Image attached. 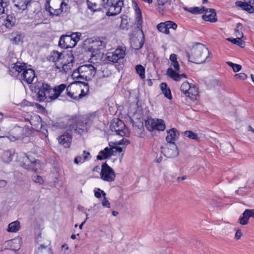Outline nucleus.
Returning <instances> with one entry per match:
<instances>
[{
	"label": "nucleus",
	"mask_w": 254,
	"mask_h": 254,
	"mask_svg": "<svg viewBox=\"0 0 254 254\" xmlns=\"http://www.w3.org/2000/svg\"><path fill=\"white\" fill-rule=\"evenodd\" d=\"M14 5L16 7H18L19 9L24 10L26 8L28 4L29 3V0H13Z\"/></svg>",
	"instance_id": "35"
},
{
	"label": "nucleus",
	"mask_w": 254,
	"mask_h": 254,
	"mask_svg": "<svg viewBox=\"0 0 254 254\" xmlns=\"http://www.w3.org/2000/svg\"><path fill=\"white\" fill-rule=\"evenodd\" d=\"M161 152L167 158H174L179 154L177 145L175 143H167L165 146L161 147Z\"/></svg>",
	"instance_id": "14"
},
{
	"label": "nucleus",
	"mask_w": 254,
	"mask_h": 254,
	"mask_svg": "<svg viewBox=\"0 0 254 254\" xmlns=\"http://www.w3.org/2000/svg\"><path fill=\"white\" fill-rule=\"evenodd\" d=\"M83 87H84L83 88H82L81 87L82 91L80 92V93H81V94L80 95V96L78 97V99H80L82 97H83V96H84L87 93L88 91H89V87L87 85L84 84Z\"/></svg>",
	"instance_id": "53"
},
{
	"label": "nucleus",
	"mask_w": 254,
	"mask_h": 254,
	"mask_svg": "<svg viewBox=\"0 0 254 254\" xmlns=\"http://www.w3.org/2000/svg\"><path fill=\"white\" fill-rule=\"evenodd\" d=\"M13 154L14 151L6 150L3 152L1 158L4 162L9 163L12 160Z\"/></svg>",
	"instance_id": "36"
},
{
	"label": "nucleus",
	"mask_w": 254,
	"mask_h": 254,
	"mask_svg": "<svg viewBox=\"0 0 254 254\" xmlns=\"http://www.w3.org/2000/svg\"><path fill=\"white\" fill-rule=\"evenodd\" d=\"M7 6L6 0H0V15L4 12V9Z\"/></svg>",
	"instance_id": "50"
},
{
	"label": "nucleus",
	"mask_w": 254,
	"mask_h": 254,
	"mask_svg": "<svg viewBox=\"0 0 254 254\" xmlns=\"http://www.w3.org/2000/svg\"><path fill=\"white\" fill-rule=\"evenodd\" d=\"M198 94V89L194 85L191 84L188 91V93L186 95V96L189 97L191 100H195Z\"/></svg>",
	"instance_id": "33"
},
{
	"label": "nucleus",
	"mask_w": 254,
	"mask_h": 254,
	"mask_svg": "<svg viewBox=\"0 0 254 254\" xmlns=\"http://www.w3.org/2000/svg\"><path fill=\"white\" fill-rule=\"evenodd\" d=\"M34 88L37 93V100L42 102L47 99L51 101L56 99L65 89L66 85L62 84L53 88L48 84L39 82L35 83Z\"/></svg>",
	"instance_id": "1"
},
{
	"label": "nucleus",
	"mask_w": 254,
	"mask_h": 254,
	"mask_svg": "<svg viewBox=\"0 0 254 254\" xmlns=\"http://www.w3.org/2000/svg\"><path fill=\"white\" fill-rule=\"evenodd\" d=\"M205 14L202 16L203 19L205 21L215 22L217 21L216 18V13L214 9H208L205 8L204 12Z\"/></svg>",
	"instance_id": "24"
},
{
	"label": "nucleus",
	"mask_w": 254,
	"mask_h": 254,
	"mask_svg": "<svg viewBox=\"0 0 254 254\" xmlns=\"http://www.w3.org/2000/svg\"><path fill=\"white\" fill-rule=\"evenodd\" d=\"M226 64L233 68V70L235 72L239 71L242 68V66L241 65L234 64L231 62H226Z\"/></svg>",
	"instance_id": "48"
},
{
	"label": "nucleus",
	"mask_w": 254,
	"mask_h": 254,
	"mask_svg": "<svg viewBox=\"0 0 254 254\" xmlns=\"http://www.w3.org/2000/svg\"><path fill=\"white\" fill-rule=\"evenodd\" d=\"M242 236V233L241 230H238L235 234V238L236 240H239Z\"/></svg>",
	"instance_id": "59"
},
{
	"label": "nucleus",
	"mask_w": 254,
	"mask_h": 254,
	"mask_svg": "<svg viewBox=\"0 0 254 254\" xmlns=\"http://www.w3.org/2000/svg\"><path fill=\"white\" fill-rule=\"evenodd\" d=\"M160 88L164 96L168 99H171L172 98L171 92L167 84L166 83H161Z\"/></svg>",
	"instance_id": "37"
},
{
	"label": "nucleus",
	"mask_w": 254,
	"mask_h": 254,
	"mask_svg": "<svg viewBox=\"0 0 254 254\" xmlns=\"http://www.w3.org/2000/svg\"><path fill=\"white\" fill-rule=\"evenodd\" d=\"M110 147H106L104 150L100 151L99 154L97 156L98 160L105 159L110 157L112 155H114L112 152V149L111 144H109Z\"/></svg>",
	"instance_id": "27"
},
{
	"label": "nucleus",
	"mask_w": 254,
	"mask_h": 254,
	"mask_svg": "<svg viewBox=\"0 0 254 254\" xmlns=\"http://www.w3.org/2000/svg\"><path fill=\"white\" fill-rule=\"evenodd\" d=\"M98 191H101V194H102L103 196V198H105V197H106V193L103 190H100V189H98L97 190Z\"/></svg>",
	"instance_id": "64"
},
{
	"label": "nucleus",
	"mask_w": 254,
	"mask_h": 254,
	"mask_svg": "<svg viewBox=\"0 0 254 254\" xmlns=\"http://www.w3.org/2000/svg\"><path fill=\"white\" fill-rule=\"evenodd\" d=\"M167 135L166 140L167 143H175V141L178 138L179 133L178 131L175 128H173L167 131Z\"/></svg>",
	"instance_id": "23"
},
{
	"label": "nucleus",
	"mask_w": 254,
	"mask_h": 254,
	"mask_svg": "<svg viewBox=\"0 0 254 254\" xmlns=\"http://www.w3.org/2000/svg\"><path fill=\"white\" fill-rule=\"evenodd\" d=\"M100 177L103 181L111 182L114 181L116 174L111 167L106 163H104L102 165Z\"/></svg>",
	"instance_id": "11"
},
{
	"label": "nucleus",
	"mask_w": 254,
	"mask_h": 254,
	"mask_svg": "<svg viewBox=\"0 0 254 254\" xmlns=\"http://www.w3.org/2000/svg\"><path fill=\"white\" fill-rule=\"evenodd\" d=\"M235 78L238 80H244L248 77V76L246 74L244 73H239L238 74H236L234 75Z\"/></svg>",
	"instance_id": "54"
},
{
	"label": "nucleus",
	"mask_w": 254,
	"mask_h": 254,
	"mask_svg": "<svg viewBox=\"0 0 254 254\" xmlns=\"http://www.w3.org/2000/svg\"><path fill=\"white\" fill-rule=\"evenodd\" d=\"M141 32L142 35L141 40H139V39L137 38H133L131 42L132 48L135 50L140 49L144 44L143 31L141 30Z\"/></svg>",
	"instance_id": "31"
},
{
	"label": "nucleus",
	"mask_w": 254,
	"mask_h": 254,
	"mask_svg": "<svg viewBox=\"0 0 254 254\" xmlns=\"http://www.w3.org/2000/svg\"><path fill=\"white\" fill-rule=\"evenodd\" d=\"M254 218V209H246L238 219V222L242 225H247L250 218Z\"/></svg>",
	"instance_id": "20"
},
{
	"label": "nucleus",
	"mask_w": 254,
	"mask_h": 254,
	"mask_svg": "<svg viewBox=\"0 0 254 254\" xmlns=\"http://www.w3.org/2000/svg\"><path fill=\"white\" fill-rule=\"evenodd\" d=\"M69 126L67 131L71 132H75L78 134H82L87 132V122L83 120L82 118L74 117L69 121Z\"/></svg>",
	"instance_id": "4"
},
{
	"label": "nucleus",
	"mask_w": 254,
	"mask_h": 254,
	"mask_svg": "<svg viewBox=\"0 0 254 254\" xmlns=\"http://www.w3.org/2000/svg\"><path fill=\"white\" fill-rule=\"evenodd\" d=\"M244 2L252 5V4H254V0H244Z\"/></svg>",
	"instance_id": "63"
},
{
	"label": "nucleus",
	"mask_w": 254,
	"mask_h": 254,
	"mask_svg": "<svg viewBox=\"0 0 254 254\" xmlns=\"http://www.w3.org/2000/svg\"><path fill=\"white\" fill-rule=\"evenodd\" d=\"M35 254H53L51 249L41 245L35 251Z\"/></svg>",
	"instance_id": "39"
},
{
	"label": "nucleus",
	"mask_w": 254,
	"mask_h": 254,
	"mask_svg": "<svg viewBox=\"0 0 254 254\" xmlns=\"http://www.w3.org/2000/svg\"><path fill=\"white\" fill-rule=\"evenodd\" d=\"M112 143L114 145H111V147L112 149V152H113V153H114L117 152H122L125 149V147H120L118 146V145L128 144L129 143V141L126 138H123V139L119 141H115V142H113Z\"/></svg>",
	"instance_id": "26"
},
{
	"label": "nucleus",
	"mask_w": 254,
	"mask_h": 254,
	"mask_svg": "<svg viewBox=\"0 0 254 254\" xmlns=\"http://www.w3.org/2000/svg\"><path fill=\"white\" fill-rule=\"evenodd\" d=\"M96 73V68L91 64H86L79 66L73 70L72 77L73 79H82L91 80Z\"/></svg>",
	"instance_id": "3"
},
{
	"label": "nucleus",
	"mask_w": 254,
	"mask_h": 254,
	"mask_svg": "<svg viewBox=\"0 0 254 254\" xmlns=\"http://www.w3.org/2000/svg\"><path fill=\"white\" fill-rule=\"evenodd\" d=\"M20 228V222L18 221H15L10 223L8 225V231L12 233H15L19 231Z\"/></svg>",
	"instance_id": "38"
},
{
	"label": "nucleus",
	"mask_w": 254,
	"mask_h": 254,
	"mask_svg": "<svg viewBox=\"0 0 254 254\" xmlns=\"http://www.w3.org/2000/svg\"><path fill=\"white\" fill-rule=\"evenodd\" d=\"M126 48L124 46H119L115 51L107 53L105 60L109 63H117L123 60L126 55Z\"/></svg>",
	"instance_id": "7"
},
{
	"label": "nucleus",
	"mask_w": 254,
	"mask_h": 254,
	"mask_svg": "<svg viewBox=\"0 0 254 254\" xmlns=\"http://www.w3.org/2000/svg\"><path fill=\"white\" fill-rule=\"evenodd\" d=\"M108 0H87L88 8L93 11L101 9Z\"/></svg>",
	"instance_id": "19"
},
{
	"label": "nucleus",
	"mask_w": 254,
	"mask_h": 254,
	"mask_svg": "<svg viewBox=\"0 0 254 254\" xmlns=\"http://www.w3.org/2000/svg\"><path fill=\"white\" fill-rule=\"evenodd\" d=\"M90 155L89 152H86V151H83V158L82 157V162H85L88 156Z\"/></svg>",
	"instance_id": "58"
},
{
	"label": "nucleus",
	"mask_w": 254,
	"mask_h": 254,
	"mask_svg": "<svg viewBox=\"0 0 254 254\" xmlns=\"http://www.w3.org/2000/svg\"><path fill=\"white\" fill-rule=\"evenodd\" d=\"M21 165L26 169L39 173L40 166L39 160H32L25 154L22 156Z\"/></svg>",
	"instance_id": "12"
},
{
	"label": "nucleus",
	"mask_w": 254,
	"mask_h": 254,
	"mask_svg": "<svg viewBox=\"0 0 254 254\" xmlns=\"http://www.w3.org/2000/svg\"><path fill=\"white\" fill-rule=\"evenodd\" d=\"M209 51L203 44L197 43L191 49L190 53L188 54L189 61L196 64H202L208 58Z\"/></svg>",
	"instance_id": "2"
},
{
	"label": "nucleus",
	"mask_w": 254,
	"mask_h": 254,
	"mask_svg": "<svg viewBox=\"0 0 254 254\" xmlns=\"http://www.w3.org/2000/svg\"><path fill=\"white\" fill-rule=\"evenodd\" d=\"M110 128L112 131L116 132L117 134L121 136H128L129 134L124 123L119 119H115L113 120Z\"/></svg>",
	"instance_id": "9"
},
{
	"label": "nucleus",
	"mask_w": 254,
	"mask_h": 254,
	"mask_svg": "<svg viewBox=\"0 0 254 254\" xmlns=\"http://www.w3.org/2000/svg\"><path fill=\"white\" fill-rule=\"evenodd\" d=\"M184 134L185 136L190 139H192L195 140H197L198 139L197 134L192 131H186L184 132Z\"/></svg>",
	"instance_id": "46"
},
{
	"label": "nucleus",
	"mask_w": 254,
	"mask_h": 254,
	"mask_svg": "<svg viewBox=\"0 0 254 254\" xmlns=\"http://www.w3.org/2000/svg\"><path fill=\"white\" fill-rule=\"evenodd\" d=\"M242 28V25L241 23H238L237 24L236 28L235 30V32L236 34V36L237 37H243V34L242 32H241L240 31L241 30Z\"/></svg>",
	"instance_id": "49"
},
{
	"label": "nucleus",
	"mask_w": 254,
	"mask_h": 254,
	"mask_svg": "<svg viewBox=\"0 0 254 254\" xmlns=\"http://www.w3.org/2000/svg\"><path fill=\"white\" fill-rule=\"evenodd\" d=\"M29 122L33 129L41 132L46 136H48L47 126L43 124L41 119L39 115H34L32 116L29 120Z\"/></svg>",
	"instance_id": "10"
},
{
	"label": "nucleus",
	"mask_w": 254,
	"mask_h": 254,
	"mask_svg": "<svg viewBox=\"0 0 254 254\" xmlns=\"http://www.w3.org/2000/svg\"><path fill=\"white\" fill-rule=\"evenodd\" d=\"M24 37L22 33L19 32H15L11 33L10 40L13 44H19L22 43Z\"/></svg>",
	"instance_id": "30"
},
{
	"label": "nucleus",
	"mask_w": 254,
	"mask_h": 254,
	"mask_svg": "<svg viewBox=\"0 0 254 254\" xmlns=\"http://www.w3.org/2000/svg\"><path fill=\"white\" fill-rule=\"evenodd\" d=\"M74 162L75 163L78 164L79 163H83L81 156H78L74 159Z\"/></svg>",
	"instance_id": "61"
},
{
	"label": "nucleus",
	"mask_w": 254,
	"mask_h": 254,
	"mask_svg": "<svg viewBox=\"0 0 254 254\" xmlns=\"http://www.w3.org/2000/svg\"><path fill=\"white\" fill-rule=\"evenodd\" d=\"M94 195L97 198H100L101 196V191H95V192H94Z\"/></svg>",
	"instance_id": "62"
},
{
	"label": "nucleus",
	"mask_w": 254,
	"mask_h": 254,
	"mask_svg": "<svg viewBox=\"0 0 254 254\" xmlns=\"http://www.w3.org/2000/svg\"><path fill=\"white\" fill-rule=\"evenodd\" d=\"M124 5L123 0H112V3L109 5L107 14L114 16L119 14Z\"/></svg>",
	"instance_id": "16"
},
{
	"label": "nucleus",
	"mask_w": 254,
	"mask_h": 254,
	"mask_svg": "<svg viewBox=\"0 0 254 254\" xmlns=\"http://www.w3.org/2000/svg\"><path fill=\"white\" fill-rule=\"evenodd\" d=\"M80 36V33H72L70 35H63L60 39L59 45L64 49L73 48L79 40Z\"/></svg>",
	"instance_id": "6"
},
{
	"label": "nucleus",
	"mask_w": 254,
	"mask_h": 254,
	"mask_svg": "<svg viewBox=\"0 0 254 254\" xmlns=\"http://www.w3.org/2000/svg\"><path fill=\"white\" fill-rule=\"evenodd\" d=\"M102 204L104 207L107 208L110 207V203L106 197L103 198V199H102Z\"/></svg>",
	"instance_id": "57"
},
{
	"label": "nucleus",
	"mask_w": 254,
	"mask_h": 254,
	"mask_svg": "<svg viewBox=\"0 0 254 254\" xmlns=\"http://www.w3.org/2000/svg\"><path fill=\"white\" fill-rule=\"evenodd\" d=\"M157 27L158 30L163 33L169 34L170 33L169 30L167 28V25L165 22L158 24Z\"/></svg>",
	"instance_id": "43"
},
{
	"label": "nucleus",
	"mask_w": 254,
	"mask_h": 254,
	"mask_svg": "<svg viewBox=\"0 0 254 254\" xmlns=\"http://www.w3.org/2000/svg\"><path fill=\"white\" fill-rule=\"evenodd\" d=\"M30 133V130L28 127H14L10 132L9 135L7 136L11 141H14L23 138Z\"/></svg>",
	"instance_id": "8"
},
{
	"label": "nucleus",
	"mask_w": 254,
	"mask_h": 254,
	"mask_svg": "<svg viewBox=\"0 0 254 254\" xmlns=\"http://www.w3.org/2000/svg\"><path fill=\"white\" fill-rule=\"evenodd\" d=\"M110 74L107 68H103L101 71L98 72V76L99 78H102L109 76Z\"/></svg>",
	"instance_id": "47"
},
{
	"label": "nucleus",
	"mask_w": 254,
	"mask_h": 254,
	"mask_svg": "<svg viewBox=\"0 0 254 254\" xmlns=\"http://www.w3.org/2000/svg\"><path fill=\"white\" fill-rule=\"evenodd\" d=\"M35 77V71L32 68L27 69L26 67L20 74L21 79L28 84L32 83Z\"/></svg>",
	"instance_id": "18"
},
{
	"label": "nucleus",
	"mask_w": 254,
	"mask_h": 254,
	"mask_svg": "<svg viewBox=\"0 0 254 254\" xmlns=\"http://www.w3.org/2000/svg\"><path fill=\"white\" fill-rule=\"evenodd\" d=\"M107 40L105 38H99L93 41L92 45L90 48V51L93 54H96L97 51L102 50L106 47Z\"/></svg>",
	"instance_id": "17"
},
{
	"label": "nucleus",
	"mask_w": 254,
	"mask_h": 254,
	"mask_svg": "<svg viewBox=\"0 0 254 254\" xmlns=\"http://www.w3.org/2000/svg\"><path fill=\"white\" fill-rule=\"evenodd\" d=\"M25 68L26 64L25 63L17 62L9 65L8 72L10 75L15 77L20 75V74Z\"/></svg>",
	"instance_id": "15"
},
{
	"label": "nucleus",
	"mask_w": 254,
	"mask_h": 254,
	"mask_svg": "<svg viewBox=\"0 0 254 254\" xmlns=\"http://www.w3.org/2000/svg\"><path fill=\"white\" fill-rule=\"evenodd\" d=\"M235 4L236 6L241 7L243 9L249 12V13H252L254 10L253 6L247 2L237 1L235 2Z\"/></svg>",
	"instance_id": "32"
},
{
	"label": "nucleus",
	"mask_w": 254,
	"mask_h": 254,
	"mask_svg": "<svg viewBox=\"0 0 254 254\" xmlns=\"http://www.w3.org/2000/svg\"><path fill=\"white\" fill-rule=\"evenodd\" d=\"M61 252L63 254H68L69 253L70 250L66 244L62 245Z\"/></svg>",
	"instance_id": "56"
},
{
	"label": "nucleus",
	"mask_w": 254,
	"mask_h": 254,
	"mask_svg": "<svg viewBox=\"0 0 254 254\" xmlns=\"http://www.w3.org/2000/svg\"><path fill=\"white\" fill-rule=\"evenodd\" d=\"M50 0H47L46 4V9L50 13V15L52 16H59L63 12L60 8H55L50 4Z\"/></svg>",
	"instance_id": "28"
},
{
	"label": "nucleus",
	"mask_w": 254,
	"mask_h": 254,
	"mask_svg": "<svg viewBox=\"0 0 254 254\" xmlns=\"http://www.w3.org/2000/svg\"><path fill=\"white\" fill-rule=\"evenodd\" d=\"M32 179L35 182L40 184H42L43 182V180L42 177L37 175H33L32 177Z\"/></svg>",
	"instance_id": "55"
},
{
	"label": "nucleus",
	"mask_w": 254,
	"mask_h": 254,
	"mask_svg": "<svg viewBox=\"0 0 254 254\" xmlns=\"http://www.w3.org/2000/svg\"><path fill=\"white\" fill-rule=\"evenodd\" d=\"M64 58V56L62 53L54 51L51 53L49 57V61L58 64V63L60 62V61H62Z\"/></svg>",
	"instance_id": "29"
},
{
	"label": "nucleus",
	"mask_w": 254,
	"mask_h": 254,
	"mask_svg": "<svg viewBox=\"0 0 254 254\" xmlns=\"http://www.w3.org/2000/svg\"><path fill=\"white\" fill-rule=\"evenodd\" d=\"M169 59L171 62V65L175 70H174L172 68L169 67L167 70V74L176 81H179L183 78H186V74H179L177 72L180 70V64L177 61V56L175 54H172L170 56Z\"/></svg>",
	"instance_id": "5"
},
{
	"label": "nucleus",
	"mask_w": 254,
	"mask_h": 254,
	"mask_svg": "<svg viewBox=\"0 0 254 254\" xmlns=\"http://www.w3.org/2000/svg\"><path fill=\"white\" fill-rule=\"evenodd\" d=\"M191 84L189 83L188 82H184L180 87L181 91L186 95L188 93V91Z\"/></svg>",
	"instance_id": "44"
},
{
	"label": "nucleus",
	"mask_w": 254,
	"mask_h": 254,
	"mask_svg": "<svg viewBox=\"0 0 254 254\" xmlns=\"http://www.w3.org/2000/svg\"><path fill=\"white\" fill-rule=\"evenodd\" d=\"M7 181L4 180H0V188L5 187L7 185Z\"/></svg>",
	"instance_id": "60"
},
{
	"label": "nucleus",
	"mask_w": 254,
	"mask_h": 254,
	"mask_svg": "<svg viewBox=\"0 0 254 254\" xmlns=\"http://www.w3.org/2000/svg\"><path fill=\"white\" fill-rule=\"evenodd\" d=\"M135 10V13H136V14H135L136 21L137 22L138 27H139V26H140L141 25V24H142L141 13V11H140V9L136 7Z\"/></svg>",
	"instance_id": "45"
},
{
	"label": "nucleus",
	"mask_w": 254,
	"mask_h": 254,
	"mask_svg": "<svg viewBox=\"0 0 254 254\" xmlns=\"http://www.w3.org/2000/svg\"><path fill=\"white\" fill-rule=\"evenodd\" d=\"M68 0H63L62 2L60 3V9L63 11H66L68 9Z\"/></svg>",
	"instance_id": "52"
},
{
	"label": "nucleus",
	"mask_w": 254,
	"mask_h": 254,
	"mask_svg": "<svg viewBox=\"0 0 254 254\" xmlns=\"http://www.w3.org/2000/svg\"><path fill=\"white\" fill-rule=\"evenodd\" d=\"M186 10L192 14H197L204 13L205 7L204 6H201L200 7H194L186 8Z\"/></svg>",
	"instance_id": "40"
},
{
	"label": "nucleus",
	"mask_w": 254,
	"mask_h": 254,
	"mask_svg": "<svg viewBox=\"0 0 254 254\" xmlns=\"http://www.w3.org/2000/svg\"><path fill=\"white\" fill-rule=\"evenodd\" d=\"M81 83L79 82H73L66 87V94L71 98L78 99L81 94Z\"/></svg>",
	"instance_id": "13"
},
{
	"label": "nucleus",
	"mask_w": 254,
	"mask_h": 254,
	"mask_svg": "<svg viewBox=\"0 0 254 254\" xmlns=\"http://www.w3.org/2000/svg\"><path fill=\"white\" fill-rule=\"evenodd\" d=\"M241 37H237L235 39L228 38L227 40L231 42L232 43L237 45L242 48L245 46V42L241 40Z\"/></svg>",
	"instance_id": "41"
},
{
	"label": "nucleus",
	"mask_w": 254,
	"mask_h": 254,
	"mask_svg": "<svg viewBox=\"0 0 254 254\" xmlns=\"http://www.w3.org/2000/svg\"><path fill=\"white\" fill-rule=\"evenodd\" d=\"M73 58L72 57H71L70 62L56 64V67L62 72L65 73L68 72L71 70L73 67Z\"/></svg>",
	"instance_id": "22"
},
{
	"label": "nucleus",
	"mask_w": 254,
	"mask_h": 254,
	"mask_svg": "<svg viewBox=\"0 0 254 254\" xmlns=\"http://www.w3.org/2000/svg\"><path fill=\"white\" fill-rule=\"evenodd\" d=\"M148 124L152 129L163 131L165 129L164 122L161 119H150L148 120Z\"/></svg>",
	"instance_id": "21"
},
{
	"label": "nucleus",
	"mask_w": 254,
	"mask_h": 254,
	"mask_svg": "<svg viewBox=\"0 0 254 254\" xmlns=\"http://www.w3.org/2000/svg\"><path fill=\"white\" fill-rule=\"evenodd\" d=\"M15 22V18L13 16L9 15L7 16L3 25L6 28L10 29L14 25Z\"/></svg>",
	"instance_id": "34"
},
{
	"label": "nucleus",
	"mask_w": 254,
	"mask_h": 254,
	"mask_svg": "<svg viewBox=\"0 0 254 254\" xmlns=\"http://www.w3.org/2000/svg\"><path fill=\"white\" fill-rule=\"evenodd\" d=\"M135 69L141 79L145 78V68L141 64L137 65L135 66Z\"/></svg>",
	"instance_id": "42"
},
{
	"label": "nucleus",
	"mask_w": 254,
	"mask_h": 254,
	"mask_svg": "<svg viewBox=\"0 0 254 254\" xmlns=\"http://www.w3.org/2000/svg\"><path fill=\"white\" fill-rule=\"evenodd\" d=\"M71 136L69 133H65L62 134L59 138V142L60 144L64 147L68 148L70 146L71 142Z\"/></svg>",
	"instance_id": "25"
},
{
	"label": "nucleus",
	"mask_w": 254,
	"mask_h": 254,
	"mask_svg": "<svg viewBox=\"0 0 254 254\" xmlns=\"http://www.w3.org/2000/svg\"><path fill=\"white\" fill-rule=\"evenodd\" d=\"M165 22L167 25V28L168 30H169L170 29H172L173 30H176L177 29V25L173 21H167Z\"/></svg>",
	"instance_id": "51"
}]
</instances>
